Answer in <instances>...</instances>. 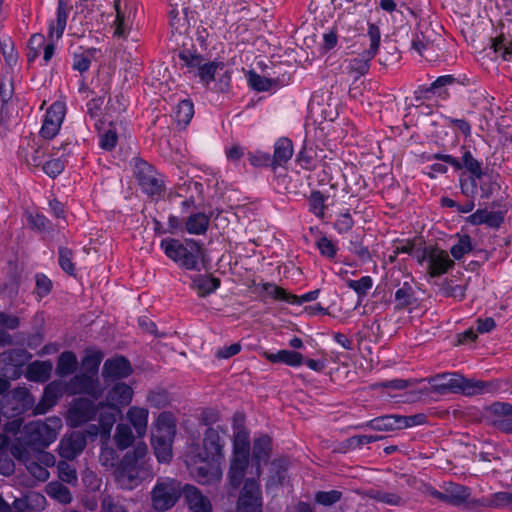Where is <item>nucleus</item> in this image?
<instances>
[{"label": "nucleus", "instance_id": "f257e3e1", "mask_svg": "<svg viewBox=\"0 0 512 512\" xmlns=\"http://www.w3.org/2000/svg\"><path fill=\"white\" fill-rule=\"evenodd\" d=\"M153 475L148 448L143 442L127 451L115 469V478L123 489L131 490Z\"/></svg>", "mask_w": 512, "mask_h": 512}, {"label": "nucleus", "instance_id": "f03ea898", "mask_svg": "<svg viewBox=\"0 0 512 512\" xmlns=\"http://www.w3.org/2000/svg\"><path fill=\"white\" fill-rule=\"evenodd\" d=\"M166 256L181 268L200 271L204 267L206 252L203 244L194 239H163L160 244Z\"/></svg>", "mask_w": 512, "mask_h": 512}, {"label": "nucleus", "instance_id": "7ed1b4c3", "mask_svg": "<svg viewBox=\"0 0 512 512\" xmlns=\"http://www.w3.org/2000/svg\"><path fill=\"white\" fill-rule=\"evenodd\" d=\"M61 427L59 418H48L46 422L36 421L24 426L23 434L14 443H20L27 449H44L57 438V430Z\"/></svg>", "mask_w": 512, "mask_h": 512}, {"label": "nucleus", "instance_id": "20e7f679", "mask_svg": "<svg viewBox=\"0 0 512 512\" xmlns=\"http://www.w3.org/2000/svg\"><path fill=\"white\" fill-rule=\"evenodd\" d=\"M185 485L171 477H159L150 492L151 506L158 512L173 508L183 495Z\"/></svg>", "mask_w": 512, "mask_h": 512}, {"label": "nucleus", "instance_id": "39448f33", "mask_svg": "<svg viewBox=\"0 0 512 512\" xmlns=\"http://www.w3.org/2000/svg\"><path fill=\"white\" fill-rule=\"evenodd\" d=\"M133 175L141 190L148 196H160L164 192V181L148 162L141 158L133 159Z\"/></svg>", "mask_w": 512, "mask_h": 512}, {"label": "nucleus", "instance_id": "423d86ee", "mask_svg": "<svg viewBox=\"0 0 512 512\" xmlns=\"http://www.w3.org/2000/svg\"><path fill=\"white\" fill-rule=\"evenodd\" d=\"M34 398L27 388L18 387L0 398V413L7 417H18L32 409Z\"/></svg>", "mask_w": 512, "mask_h": 512}, {"label": "nucleus", "instance_id": "0eeeda50", "mask_svg": "<svg viewBox=\"0 0 512 512\" xmlns=\"http://www.w3.org/2000/svg\"><path fill=\"white\" fill-rule=\"evenodd\" d=\"M367 35L370 40L369 49L347 60V70L351 74H355V79L365 75L370 68V61L376 55L380 45V30L375 24H369Z\"/></svg>", "mask_w": 512, "mask_h": 512}, {"label": "nucleus", "instance_id": "6e6552de", "mask_svg": "<svg viewBox=\"0 0 512 512\" xmlns=\"http://www.w3.org/2000/svg\"><path fill=\"white\" fill-rule=\"evenodd\" d=\"M227 429L218 425L209 427L203 438V452L198 453L196 458L199 462H218L224 457L225 437Z\"/></svg>", "mask_w": 512, "mask_h": 512}, {"label": "nucleus", "instance_id": "1a4fd4ad", "mask_svg": "<svg viewBox=\"0 0 512 512\" xmlns=\"http://www.w3.org/2000/svg\"><path fill=\"white\" fill-rule=\"evenodd\" d=\"M179 58L190 68H197V76L201 82L209 84L215 80L216 74L223 71L225 64L223 62H205L202 55L193 52L190 49H184L179 52Z\"/></svg>", "mask_w": 512, "mask_h": 512}, {"label": "nucleus", "instance_id": "9d476101", "mask_svg": "<svg viewBox=\"0 0 512 512\" xmlns=\"http://www.w3.org/2000/svg\"><path fill=\"white\" fill-rule=\"evenodd\" d=\"M417 258L420 264L428 262V273L431 277H439L454 266L448 253L438 247H425Z\"/></svg>", "mask_w": 512, "mask_h": 512}, {"label": "nucleus", "instance_id": "9b49d317", "mask_svg": "<svg viewBox=\"0 0 512 512\" xmlns=\"http://www.w3.org/2000/svg\"><path fill=\"white\" fill-rule=\"evenodd\" d=\"M68 18V3L67 0H58L56 20L49 24L48 38L51 41L44 45L43 60L47 64L54 55L55 46L53 44L54 38L59 40L66 28Z\"/></svg>", "mask_w": 512, "mask_h": 512}, {"label": "nucleus", "instance_id": "f8f14e48", "mask_svg": "<svg viewBox=\"0 0 512 512\" xmlns=\"http://www.w3.org/2000/svg\"><path fill=\"white\" fill-rule=\"evenodd\" d=\"M237 512H262V493L258 481L247 478L237 501Z\"/></svg>", "mask_w": 512, "mask_h": 512}, {"label": "nucleus", "instance_id": "ddd939ff", "mask_svg": "<svg viewBox=\"0 0 512 512\" xmlns=\"http://www.w3.org/2000/svg\"><path fill=\"white\" fill-rule=\"evenodd\" d=\"M70 395L86 394L93 399H98L103 392L97 376L89 373H79L70 379L66 386Z\"/></svg>", "mask_w": 512, "mask_h": 512}, {"label": "nucleus", "instance_id": "4468645a", "mask_svg": "<svg viewBox=\"0 0 512 512\" xmlns=\"http://www.w3.org/2000/svg\"><path fill=\"white\" fill-rule=\"evenodd\" d=\"M11 454L20 463L25 465L28 472L40 481H46L49 478V471L35 457L31 451L20 443H13Z\"/></svg>", "mask_w": 512, "mask_h": 512}, {"label": "nucleus", "instance_id": "2eb2a0df", "mask_svg": "<svg viewBox=\"0 0 512 512\" xmlns=\"http://www.w3.org/2000/svg\"><path fill=\"white\" fill-rule=\"evenodd\" d=\"M432 159L440 160L444 163L450 164L456 171L466 169L470 176L479 178L482 170V164L479 162L469 150H464L461 159H458L449 154L436 153L432 156Z\"/></svg>", "mask_w": 512, "mask_h": 512}, {"label": "nucleus", "instance_id": "dca6fc26", "mask_svg": "<svg viewBox=\"0 0 512 512\" xmlns=\"http://www.w3.org/2000/svg\"><path fill=\"white\" fill-rule=\"evenodd\" d=\"M65 116V107L61 102H54L46 111L40 135L45 139L54 138L61 127Z\"/></svg>", "mask_w": 512, "mask_h": 512}, {"label": "nucleus", "instance_id": "f3484780", "mask_svg": "<svg viewBox=\"0 0 512 512\" xmlns=\"http://www.w3.org/2000/svg\"><path fill=\"white\" fill-rule=\"evenodd\" d=\"M456 82L457 79L452 75L440 76L435 81H433L429 86H419L414 92L415 99L429 100L433 96L446 99L449 96L447 87L455 84Z\"/></svg>", "mask_w": 512, "mask_h": 512}, {"label": "nucleus", "instance_id": "a211bd4d", "mask_svg": "<svg viewBox=\"0 0 512 512\" xmlns=\"http://www.w3.org/2000/svg\"><path fill=\"white\" fill-rule=\"evenodd\" d=\"M87 445L84 433L74 431L60 440L58 446L59 455L65 460H73L83 452Z\"/></svg>", "mask_w": 512, "mask_h": 512}, {"label": "nucleus", "instance_id": "6ab92c4d", "mask_svg": "<svg viewBox=\"0 0 512 512\" xmlns=\"http://www.w3.org/2000/svg\"><path fill=\"white\" fill-rule=\"evenodd\" d=\"M132 366L124 356L107 359L102 368V377L106 383L120 380L131 375Z\"/></svg>", "mask_w": 512, "mask_h": 512}, {"label": "nucleus", "instance_id": "aec40b11", "mask_svg": "<svg viewBox=\"0 0 512 512\" xmlns=\"http://www.w3.org/2000/svg\"><path fill=\"white\" fill-rule=\"evenodd\" d=\"M98 413V404L87 398L76 399L69 409V418L73 426H79L95 418Z\"/></svg>", "mask_w": 512, "mask_h": 512}, {"label": "nucleus", "instance_id": "412c9836", "mask_svg": "<svg viewBox=\"0 0 512 512\" xmlns=\"http://www.w3.org/2000/svg\"><path fill=\"white\" fill-rule=\"evenodd\" d=\"M183 496L191 512H213L210 499L196 486L185 484Z\"/></svg>", "mask_w": 512, "mask_h": 512}, {"label": "nucleus", "instance_id": "4be33fe9", "mask_svg": "<svg viewBox=\"0 0 512 512\" xmlns=\"http://www.w3.org/2000/svg\"><path fill=\"white\" fill-rule=\"evenodd\" d=\"M460 380L461 375L458 373H443L430 377L428 383L433 391L439 394H446L448 392L458 393Z\"/></svg>", "mask_w": 512, "mask_h": 512}, {"label": "nucleus", "instance_id": "5701e85b", "mask_svg": "<svg viewBox=\"0 0 512 512\" xmlns=\"http://www.w3.org/2000/svg\"><path fill=\"white\" fill-rule=\"evenodd\" d=\"M249 456L232 454L228 470L229 484L233 489H238L242 484L249 466Z\"/></svg>", "mask_w": 512, "mask_h": 512}, {"label": "nucleus", "instance_id": "b1692460", "mask_svg": "<svg viewBox=\"0 0 512 512\" xmlns=\"http://www.w3.org/2000/svg\"><path fill=\"white\" fill-rule=\"evenodd\" d=\"M132 397L133 389L123 382H118L107 392L105 402L121 409L131 403Z\"/></svg>", "mask_w": 512, "mask_h": 512}, {"label": "nucleus", "instance_id": "393cba45", "mask_svg": "<svg viewBox=\"0 0 512 512\" xmlns=\"http://www.w3.org/2000/svg\"><path fill=\"white\" fill-rule=\"evenodd\" d=\"M505 211H489L487 209H478L467 217V222L472 225L486 224L491 228H499L504 222Z\"/></svg>", "mask_w": 512, "mask_h": 512}, {"label": "nucleus", "instance_id": "a878e982", "mask_svg": "<svg viewBox=\"0 0 512 512\" xmlns=\"http://www.w3.org/2000/svg\"><path fill=\"white\" fill-rule=\"evenodd\" d=\"M271 439L267 435H263L254 440L252 449V461L256 466V475L261 474V463L266 462L270 457Z\"/></svg>", "mask_w": 512, "mask_h": 512}, {"label": "nucleus", "instance_id": "bb28decb", "mask_svg": "<svg viewBox=\"0 0 512 512\" xmlns=\"http://www.w3.org/2000/svg\"><path fill=\"white\" fill-rule=\"evenodd\" d=\"M496 386L492 382L468 379L461 375L459 381L458 393H462L466 396H473L483 394L487 392L495 391Z\"/></svg>", "mask_w": 512, "mask_h": 512}, {"label": "nucleus", "instance_id": "cd10ccee", "mask_svg": "<svg viewBox=\"0 0 512 512\" xmlns=\"http://www.w3.org/2000/svg\"><path fill=\"white\" fill-rule=\"evenodd\" d=\"M176 434V418L169 411L161 412L155 422L151 435L174 438Z\"/></svg>", "mask_w": 512, "mask_h": 512}, {"label": "nucleus", "instance_id": "c85d7f7f", "mask_svg": "<svg viewBox=\"0 0 512 512\" xmlns=\"http://www.w3.org/2000/svg\"><path fill=\"white\" fill-rule=\"evenodd\" d=\"M191 279L192 288L198 291L199 297H206L213 293L221 284L220 279L213 277L212 275L197 274L193 275Z\"/></svg>", "mask_w": 512, "mask_h": 512}, {"label": "nucleus", "instance_id": "c756f323", "mask_svg": "<svg viewBox=\"0 0 512 512\" xmlns=\"http://www.w3.org/2000/svg\"><path fill=\"white\" fill-rule=\"evenodd\" d=\"M264 356L272 363H284L291 367H298L304 362L301 353L291 350H279L276 353L265 352Z\"/></svg>", "mask_w": 512, "mask_h": 512}, {"label": "nucleus", "instance_id": "7c9ffc66", "mask_svg": "<svg viewBox=\"0 0 512 512\" xmlns=\"http://www.w3.org/2000/svg\"><path fill=\"white\" fill-rule=\"evenodd\" d=\"M52 368L51 361H34L28 365L26 377L34 382L44 383L50 378Z\"/></svg>", "mask_w": 512, "mask_h": 512}, {"label": "nucleus", "instance_id": "2f4dec72", "mask_svg": "<svg viewBox=\"0 0 512 512\" xmlns=\"http://www.w3.org/2000/svg\"><path fill=\"white\" fill-rule=\"evenodd\" d=\"M174 438L151 435V444L157 460L167 463L172 458V442Z\"/></svg>", "mask_w": 512, "mask_h": 512}, {"label": "nucleus", "instance_id": "473e14b6", "mask_svg": "<svg viewBox=\"0 0 512 512\" xmlns=\"http://www.w3.org/2000/svg\"><path fill=\"white\" fill-rule=\"evenodd\" d=\"M99 424L102 430L109 433L116 422L117 416L121 414V409L111 406L106 402L98 403Z\"/></svg>", "mask_w": 512, "mask_h": 512}, {"label": "nucleus", "instance_id": "72a5a7b5", "mask_svg": "<svg viewBox=\"0 0 512 512\" xmlns=\"http://www.w3.org/2000/svg\"><path fill=\"white\" fill-rule=\"evenodd\" d=\"M247 80L251 88L258 92L269 91L284 85V81H281L279 78H267L254 71L248 72Z\"/></svg>", "mask_w": 512, "mask_h": 512}, {"label": "nucleus", "instance_id": "f704fd0d", "mask_svg": "<svg viewBox=\"0 0 512 512\" xmlns=\"http://www.w3.org/2000/svg\"><path fill=\"white\" fill-rule=\"evenodd\" d=\"M212 214L201 212L191 214L186 222L185 229L189 234L203 235L207 232Z\"/></svg>", "mask_w": 512, "mask_h": 512}, {"label": "nucleus", "instance_id": "c9c22d12", "mask_svg": "<svg viewBox=\"0 0 512 512\" xmlns=\"http://www.w3.org/2000/svg\"><path fill=\"white\" fill-rule=\"evenodd\" d=\"M445 492L447 498V504L459 506L466 502L470 496V489L466 486L449 482L445 483Z\"/></svg>", "mask_w": 512, "mask_h": 512}, {"label": "nucleus", "instance_id": "e433bc0d", "mask_svg": "<svg viewBox=\"0 0 512 512\" xmlns=\"http://www.w3.org/2000/svg\"><path fill=\"white\" fill-rule=\"evenodd\" d=\"M361 428H369L375 431H393L400 429L399 427V415H384L376 417L365 424L360 426Z\"/></svg>", "mask_w": 512, "mask_h": 512}, {"label": "nucleus", "instance_id": "4c0bfd02", "mask_svg": "<svg viewBox=\"0 0 512 512\" xmlns=\"http://www.w3.org/2000/svg\"><path fill=\"white\" fill-rule=\"evenodd\" d=\"M127 418L133 425L139 437H143L147 431L148 410L140 407H131L127 412Z\"/></svg>", "mask_w": 512, "mask_h": 512}, {"label": "nucleus", "instance_id": "58836bf2", "mask_svg": "<svg viewBox=\"0 0 512 512\" xmlns=\"http://www.w3.org/2000/svg\"><path fill=\"white\" fill-rule=\"evenodd\" d=\"M78 367L76 355L72 351L62 352L57 361L56 374L60 377H66L73 374Z\"/></svg>", "mask_w": 512, "mask_h": 512}, {"label": "nucleus", "instance_id": "ea45409f", "mask_svg": "<svg viewBox=\"0 0 512 512\" xmlns=\"http://www.w3.org/2000/svg\"><path fill=\"white\" fill-rule=\"evenodd\" d=\"M497 174L492 172L483 171L478 178V187L481 191V198L489 199L496 191L500 189L497 182Z\"/></svg>", "mask_w": 512, "mask_h": 512}, {"label": "nucleus", "instance_id": "a19ab883", "mask_svg": "<svg viewBox=\"0 0 512 512\" xmlns=\"http://www.w3.org/2000/svg\"><path fill=\"white\" fill-rule=\"evenodd\" d=\"M415 292L410 283L404 282L395 292V309L403 310L416 303Z\"/></svg>", "mask_w": 512, "mask_h": 512}, {"label": "nucleus", "instance_id": "79ce46f5", "mask_svg": "<svg viewBox=\"0 0 512 512\" xmlns=\"http://www.w3.org/2000/svg\"><path fill=\"white\" fill-rule=\"evenodd\" d=\"M293 155V144L289 138H279L274 145L272 160L274 164L286 163Z\"/></svg>", "mask_w": 512, "mask_h": 512}, {"label": "nucleus", "instance_id": "37998d69", "mask_svg": "<svg viewBox=\"0 0 512 512\" xmlns=\"http://www.w3.org/2000/svg\"><path fill=\"white\" fill-rule=\"evenodd\" d=\"M510 417H512V404L508 402L497 401L486 407V418L490 425L493 424V421L496 419Z\"/></svg>", "mask_w": 512, "mask_h": 512}, {"label": "nucleus", "instance_id": "c03bdc74", "mask_svg": "<svg viewBox=\"0 0 512 512\" xmlns=\"http://www.w3.org/2000/svg\"><path fill=\"white\" fill-rule=\"evenodd\" d=\"M114 8L116 11L114 35L117 37L125 38L130 29L129 18L126 17L125 11L122 10L120 0H114Z\"/></svg>", "mask_w": 512, "mask_h": 512}, {"label": "nucleus", "instance_id": "a18cd8bd", "mask_svg": "<svg viewBox=\"0 0 512 512\" xmlns=\"http://www.w3.org/2000/svg\"><path fill=\"white\" fill-rule=\"evenodd\" d=\"M47 494L62 504H68L72 501L70 490L61 482L54 481L47 485Z\"/></svg>", "mask_w": 512, "mask_h": 512}, {"label": "nucleus", "instance_id": "49530a36", "mask_svg": "<svg viewBox=\"0 0 512 512\" xmlns=\"http://www.w3.org/2000/svg\"><path fill=\"white\" fill-rule=\"evenodd\" d=\"M250 449L249 433L244 429L235 431L232 454L250 457Z\"/></svg>", "mask_w": 512, "mask_h": 512}, {"label": "nucleus", "instance_id": "de8ad7c7", "mask_svg": "<svg viewBox=\"0 0 512 512\" xmlns=\"http://www.w3.org/2000/svg\"><path fill=\"white\" fill-rule=\"evenodd\" d=\"M58 398L56 388L53 384H49L43 394L42 400L34 407L33 413L37 414H45L52 406L55 405L56 400Z\"/></svg>", "mask_w": 512, "mask_h": 512}, {"label": "nucleus", "instance_id": "09e8293b", "mask_svg": "<svg viewBox=\"0 0 512 512\" xmlns=\"http://www.w3.org/2000/svg\"><path fill=\"white\" fill-rule=\"evenodd\" d=\"M317 158V150L312 144L304 142L302 149L297 155V162L302 168L311 170L315 168Z\"/></svg>", "mask_w": 512, "mask_h": 512}, {"label": "nucleus", "instance_id": "8fccbe9b", "mask_svg": "<svg viewBox=\"0 0 512 512\" xmlns=\"http://www.w3.org/2000/svg\"><path fill=\"white\" fill-rule=\"evenodd\" d=\"M103 357L104 354L101 351H87L81 362L82 367L85 369L84 373L97 376Z\"/></svg>", "mask_w": 512, "mask_h": 512}, {"label": "nucleus", "instance_id": "3c124183", "mask_svg": "<svg viewBox=\"0 0 512 512\" xmlns=\"http://www.w3.org/2000/svg\"><path fill=\"white\" fill-rule=\"evenodd\" d=\"M97 51L96 48H89L80 54H74L72 68L80 73L88 71Z\"/></svg>", "mask_w": 512, "mask_h": 512}, {"label": "nucleus", "instance_id": "603ef678", "mask_svg": "<svg viewBox=\"0 0 512 512\" xmlns=\"http://www.w3.org/2000/svg\"><path fill=\"white\" fill-rule=\"evenodd\" d=\"M194 115V105L191 100L180 101L175 110V119L178 124L186 126Z\"/></svg>", "mask_w": 512, "mask_h": 512}, {"label": "nucleus", "instance_id": "864d4df0", "mask_svg": "<svg viewBox=\"0 0 512 512\" xmlns=\"http://www.w3.org/2000/svg\"><path fill=\"white\" fill-rule=\"evenodd\" d=\"M327 197L320 191H312L309 198V210L318 218H324L325 210L327 206L325 205Z\"/></svg>", "mask_w": 512, "mask_h": 512}, {"label": "nucleus", "instance_id": "5fc2aeb1", "mask_svg": "<svg viewBox=\"0 0 512 512\" xmlns=\"http://www.w3.org/2000/svg\"><path fill=\"white\" fill-rule=\"evenodd\" d=\"M5 361L15 367L24 366L31 358L32 355L23 348L10 349L3 353Z\"/></svg>", "mask_w": 512, "mask_h": 512}, {"label": "nucleus", "instance_id": "6e6d98bb", "mask_svg": "<svg viewBox=\"0 0 512 512\" xmlns=\"http://www.w3.org/2000/svg\"><path fill=\"white\" fill-rule=\"evenodd\" d=\"M115 443L119 449L128 448L134 440V436L130 426L126 424H118L116 427V433L114 436Z\"/></svg>", "mask_w": 512, "mask_h": 512}, {"label": "nucleus", "instance_id": "4d7b16f0", "mask_svg": "<svg viewBox=\"0 0 512 512\" xmlns=\"http://www.w3.org/2000/svg\"><path fill=\"white\" fill-rule=\"evenodd\" d=\"M382 438H383L382 436H377V435H356V436H352V437H349L348 439H346L345 441L342 442V448L341 449L344 452H346L347 450L355 449V448H360L363 445H366V444H369V443L381 440Z\"/></svg>", "mask_w": 512, "mask_h": 512}, {"label": "nucleus", "instance_id": "13d9d810", "mask_svg": "<svg viewBox=\"0 0 512 512\" xmlns=\"http://www.w3.org/2000/svg\"><path fill=\"white\" fill-rule=\"evenodd\" d=\"M58 477L62 482L70 485L77 484V472L73 465L69 464L67 460H61L57 463Z\"/></svg>", "mask_w": 512, "mask_h": 512}, {"label": "nucleus", "instance_id": "bf43d9fd", "mask_svg": "<svg viewBox=\"0 0 512 512\" xmlns=\"http://www.w3.org/2000/svg\"><path fill=\"white\" fill-rule=\"evenodd\" d=\"M349 288L355 291L359 298V302L367 295L373 286V280L370 276H363L359 280L349 279L346 281Z\"/></svg>", "mask_w": 512, "mask_h": 512}, {"label": "nucleus", "instance_id": "052dcab7", "mask_svg": "<svg viewBox=\"0 0 512 512\" xmlns=\"http://www.w3.org/2000/svg\"><path fill=\"white\" fill-rule=\"evenodd\" d=\"M0 50L7 65L13 67L17 64L18 53L15 51L14 43L10 37L0 39Z\"/></svg>", "mask_w": 512, "mask_h": 512}, {"label": "nucleus", "instance_id": "680f3d73", "mask_svg": "<svg viewBox=\"0 0 512 512\" xmlns=\"http://www.w3.org/2000/svg\"><path fill=\"white\" fill-rule=\"evenodd\" d=\"M59 265L61 269L70 276H76L75 265L72 262L73 252L67 247L60 246L58 249Z\"/></svg>", "mask_w": 512, "mask_h": 512}, {"label": "nucleus", "instance_id": "e2e57ef3", "mask_svg": "<svg viewBox=\"0 0 512 512\" xmlns=\"http://www.w3.org/2000/svg\"><path fill=\"white\" fill-rule=\"evenodd\" d=\"M473 249L471 237L467 234L459 236L458 242L450 249V253L455 260H460L466 253Z\"/></svg>", "mask_w": 512, "mask_h": 512}, {"label": "nucleus", "instance_id": "0e129e2a", "mask_svg": "<svg viewBox=\"0 0 512 512\" xmlns=\"http://www.w3.org/2000/svg\"><path fill=\"white\" fill-rule=\"evenodd\" d=\"M491 47L494 52L500 53L505 61H510L512 58V42H506L503 35L491 38Z\"/></svg>", "mask_w": 512, "mask_h": 512}, {"label": "nucleus", "instance_id": "69168bd1", "mask_svg": "<svg viewBox=\"0 0 512 512\" xmlns=\"http://www.w3.org/2000/svg\"><path fill=\"white\" fill-rule=\"evenodd\" d=\"M369 497L377 502H382L391 506H399L402 504L400 495L392 492H384L380 490H372L369 492Z\"/></svg>", "mask_w": 512, "mask_h": 512}, {"label": "nucleus", "instance_id": "338daca9", "mask_svg": "<svg viewBox=\"0 0 512 512\" xmlns=\"http://www.w3.org/2000/svg\"><path fill=\"white\" fill-rule=\"evenodd\" d=\"M262 290L265 291L269 296L276 300H283L286 302H290L292 298V294L286 292L283 288L273 284V283H263L261 285Z\"/></svg>", "mask_w": 512, "mask_h": 512}, {"label": "nucleus", "instance_id": "774afa93", "mask_svg": "<svg viewBox=\"0 0 512 512\" xmlns=\"http://www.w3.org/2000/svg\"><path fill=\"white\" fill-rule=\"evenodd\" d=\"M342 493L338 490L319 491L315 495V501L324 506H330L341 499Z\"/></svg>", "mask_w": 512, "mask_h": 512}]
</instances>
